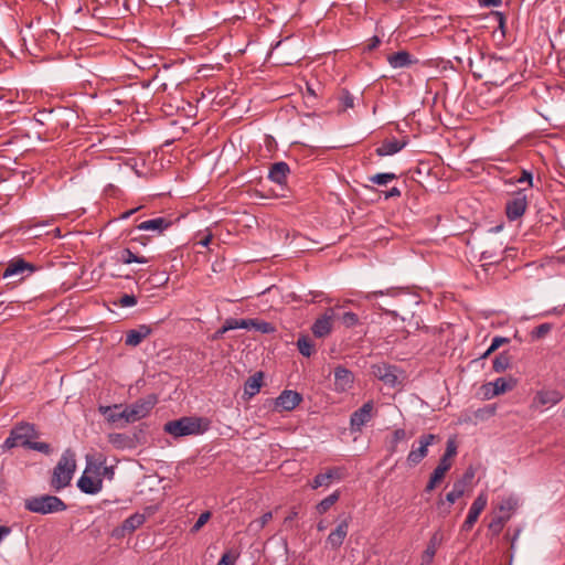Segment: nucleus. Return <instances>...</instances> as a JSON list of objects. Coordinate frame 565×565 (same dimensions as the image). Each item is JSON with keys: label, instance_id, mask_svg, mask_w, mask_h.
<instances>
[{"label": "nucleus", "instance_id": "1", "mask_svg": "<svg viewBox=\"0 0 565 565\" xmlns=\"http://www.w3.org/2000/svg\"><path fill=\"white\" fill-rule=\"evenodd\" d=\"M76 470L75 454L66 449L53 469L50 486L55 491H61L71 484Z\"/></svg>", "mask_w": 565, "mask_h": 565}, {"label": "nucleus", "instance_id": "2", "mask_svg": "<svg viewBox=\"0 0 565 565\" xmlns=\"http://www.w3.org/2000/svg\"><path fill=\"white\" fill-rule=\"evenodd\" d=\"M210 422L202 417H182L177 420L168 422L164 425V431L174 436L183 437L188 435L203 434L209 429Z\"/></svg>", "mask_w": 565, "mask_h": 565}, {"label": "nucleus", "instance_id": "3", "mask_svg": "<svg viewBox=\"0 0 565 565\" xmlns=\"http://www.w3.org/2000/svg\"><path fill=\"white\" fill-rule=\"evenodd\" d=\"M24 509L38 514H52L63 512L67 509L66 503L56 495L41 494L26 498Z\"/></svg>", "mask_w": 565, "mask_h": 565}, {"label": "nucleus", "instance_id": "4", "mask_svg": "<svg viewBox=\"0 0 565 565\" xmlns=\"http://www.w3.org/2000/svg\"><path fill=\"white\" fill-rule=\"evenodd\" d=\"M35 437H38V433L33 425L21 424L10 431L9 437L4 440L3 447L11 449L18 446H22L29 449L32 439Z\"/></svg>", "mask_w": 565, "mask_h": 565}, {"label": "nucleus", "instance_id": "5", "mask_svg": "<svg viewBox=\"0 0 565 565\" xmlns=\"http://www.w3.org/2000/svg\"><path fill=\"white\" fill-rule=\"evenodd\" d=\"M157 404V397L154 395H149L145 398H140L135 403L126 406L121 411V415L125 417L126 423H135L139 419L145 418L150 411Z\"/></svg>", "mask_w": 565, "mask_h": 565}, {"label": "nucleus", "instance_id": "6", "mask_svg": "<svg viewBox=\"0 0 565 565\" xmlns=\"http://www.w3.org/2000/svg\"><path fill=\"white\" fill-rule=\"evenodd\" d=\"M372 374L390 387L397 386L404 379L397 366L384 362L372 365Z\"/></svg>", "mask_w": 565, "mask_h": 565}, {"label": "nucleus", "instance_id": "7", "mask_svg": "<svg viewBox=\"0 0 565 565\" xmlns=\"http://www.w3.org/2000/svg\"><path fill=\"white\" fill-rule=\"evenodd\" d=\"M439 440V437L434 434H425L422 435L418 439V447L415 448L413 446L412 450L408 452L406 462L409 467H415L423 461L424 458L428 455V446L433 445L435 441Z\"/></svg>", "mask_w": 565, "mask_h": 565}, {"label": "nucleus", "instance_id": "8", "mask_svg": "<svg viewBox=\"0 0 565 565\" xmlns=\"http://www.w3.org/2000/svg\"><path fill=\"white\" fill-rule=\"evenodd\" d=\"M518 384V381L512 377H498L492 382H488L481 386L482 393L487 399H491L501 394L512 391Z\"/></svg>", "mask_w": 565, "mask_h": 565}, {"label": "nucleus", "instance_id": "9", "mask_svg": "<svg viewBox=\"0 0 565 565\" xmlns=\"http://www.w3.org/2000/svg\"><path fill=\"white\" fill-rule=\"evenodd\" d=\"M94 471L93 462L88 461L85 471L82 477L77 481L78 489L86 494H96L103 488V479L100 478V473H95V476H90L89 473Z\"/></svg>", "mask_w": 565, "mask_h": 565}, {"label": "nucleus", "instance_id": "10", "mask_svg": "<svg viewBox=\"0 0 565 565\" xmlns=\"http://www.w3.org/2000/svg\"><path fill=\"white\" fill-rule=\"evenodd\" d=\"M350 520H351V516L348 515L339 521L335 529L333 531H331V533L328 535V537L326 540L327 548L337 551L342 546V544L349 533Z\"/></svg>", "mask_w": 565, "mask_h": 565}, {"label": "nucleus", "instance_id": "11", "mask_svg": "<svg viewBox=\"0 0 565 565\" xmlns=\"http://www.w3.org/2000/svg\"><path fill=\"white\" fill-rule=\"evenodd\" d=\"M373 408L374 403L369 401L352 413L350 417V428L352 431H361L362 427L371 420Z\"/></svg>", "mask_w": 565, "mask_h": 565}, {"label": "nucleus", "instance_id": "12", "mask_svg": "<svg viewBox=\"0 0 565 565\" xmlns=\"http://www.w3.org/2000/svg\"><path fill=\"white\" fill-rule=\"evenodd\" d=\"M302 401V396L295 392L285 390L280 393L278 397H276L273 403L275 405V408L280 411H292L295 409L300 402Z\"/></svg>", "mask_w": 565, "mask_h": 565}, {"label": "nucleus", "instance_id": "13", "mask_svg": "<svg viewBox=\"0 0 565 565\" xmlns=\"http://www.w3.org/2000/svg\"><path fill=\"white\" fill-rule=\"evenodd\" d=\"M145 521L146 518L143 514L135 513L127 518L120 526L114 529L111 535L116 539H121L127 533H132L138 527H140L145 523Z\"/></svg>", "mask_w": 565, "mask_h": 565}, {"label": "nucleus", "instance_id": "14", "mask_svg": "<svg viewBox=\"0 0 565 565\" xmlns=\"http://www.w3.org/2000/svg\"><path fill=\"white\" fill-rule=\"evenodd\" d=\"M526 195L523 192H518L516 195L507 202L505 211L510 221H514L522 216L526 210Z\"/></svg>", "mask_w": 565, "mask_h": 565}, {"label": "nucleus", "instance_id": "15", "mask_svg": "<svg viewBox=\"0 0 565 565\" xmlns=\"http://www.w3.org/2000/svg\"><path fill=\"white\" fill-rule=\"evenodd\" d=\"M353 383L354 375L350 370L343 366L334 369V391L339 393L347 392L352 387Z\"/></svg>", "mask_w": 565, "mask_h": 565}, {"label": "nucleus", "instance_id": "16", "mask_svg": "<svg viewBox=\"0 0 565 565\" xmlns=\"http://www.w3.org/2000/svg\"><path fill=\"white\" fill-rule=\"evenodd\" d=\"M334 318L333 309H328L320 318L312 324V333L318 338H323L331 332L332 320Z\"/></svg>", "mask_w": 565, "mask_h": 565}, {"label": "nucleus", "instance_id": "17", "mask_svg": "<svg viewBox=\"0 0 565 565\" xmlns=\"http://www.w3.org/2000/svg\"><path fill=\"white\" fill-rule=\"evenodd\" d=\"M563 399V394L557 390H541L533 398V407L556 405Z\"/></svg>", "mask_w": 565, "mask_h": 565}, {"label": "nucleus", "instance_id": "18", "mask_svg": "<svg viewBox=\"0 0 565 565\" xmlns=\"http://www.w3.org/2000/svg\"><path fill=\"white\" fill-rule=\"evenodd\" d=\"M152 333V328L148 324H140L136 329L127 331L125 344L129 347L139 345L146 338Z\"/></svg>", "mask_w": 565, "mask_h": 565}, {"label": "nucleus", "instance_id": "19", "mask_svg": "<svg viewBox=\"0 0 565 565\" xmlns=\"http://www.w3.org/2000/svg\"><path fill=\"white\" fill-rule=\"evenodd\" d=\"M441 543L443 534L439 531H437L431 535L428 545L422 555L420 565H430L433 563L437 548L440 546Z\"/></svg>", "mask_w": 565, "mask_h": 565}, {"label": "nucleus", "instance_id": "20", "mask_svg": "<svg viewBox=\"0 0 565 565\" xmlns=\"http://www.w3.org/2000/svg\"><path fill=\"white\" fill-rule=\"evenodd\" d=\"M406 145L407 140L386 139L376 148L375 152L380 157L393 156L404 149Z\"/></svg>", "mask_w": 565, "mask_h": 565}, {"label": "nucleus", "instance_id": "21", "mask_svg": "<svg viewBox=\"0 0 565 565\" xmlns=\"http://www.w3.org/2000/svg\"><path fill=\"white\" fill-rule=\"evenodd\" d=\"M289 172H290V169L286 162H284V161L275 162L269 168L268 179L279 185H282L286 183Z\"/></svg>", "mask_w": 565, "mask_h": 565}, {"label": "nucleus", "instance_id": "22", "mask_svg": "<svg viewBox=\"0 0 565 565\" xmlns=\"http://www.w3.org/2000/svg\"><path fill=\"white\" fill-rule=\"evenodd\" d=\"M171 224H172L171 221H169L166 217H156V218H152V220H147V221L141 222L137 226V228L139 231H145V232L151 231V232H154L157 234H161L167 228H169L171 226Z\"/></svg>", "mask_w": 565, "mask_h": 565}, {"label": "nucleus", "instance_id": "23", "mask_svg": "<svg viewBox=\"0 0 565 565\" xmlns=\"http://www.w3.org/2000/svg\"><path fill=\"white\" fill-rule=\"evenodd\" d=\"M263 380L264 373L262 371L249 376L244 384V394L247 395L248 398L255 396L260 391Z\"/></svg>", "mask_w": 565, "mask_h": 565}, {"label": "nucleus", "instance_id": "24", "mask_svg": "<svg viewBox=\"0 0 565 565\" xmlns=\"http://www.w3.org/2000/svg\"><path fill=\"white\" fill-rule=\"evenodd\" d=\"M387 62L393 68L408 67L414 63L412 55L406 51H398L388 55Z\"/></svg>", "mask_w": 565, "mask_h": 565}, {"label": "nucleus", "instance_id": "25", "mask_svg": "<svg viewBox=\"0 0 565 565\" xmlns=\"http://www.w3.org/2000/svg\"><path fill=\"white\" fill-rule=\"evenodd\" d=\"M25 270L33 271V266L23 259L11 262L3 271V278L20 275Z\"/></svg>", "mask_w": 565, "mask_h": 565}, {"label": "nucleus", "instance_id": "26", "mask_svg": "<svg viewBox=\"0 0 565 565\" xmlns=\"http://www.w3.org/2000/svg\"><path fill=\"white\" fill-rule=\"evenodd\" d=\"M488 503V498L484 493H480L475 501L472 502L468 515V519L475 520L477 522L480 513L484 510Z\"/></svg>", "mask_w": 565, "mask_h": 565}, {"label": "nucleus", "instance_id": "27", "mask_svg": "<svg viewBox=\"0 0 565 565\" xmlns=\"http://www.w3.org/2000/svg\"><path fill=\"white\" fill-rule=\"evenodd\" d=\"M511 365V356L507 351L501 352L493 359L492 369L497 373H502Z\"/></svg>", "mask_w": 565, "mask_h": 565}, {"label": "nucleus", "instance_id": "28", "mask_svg": "<svg viewBox=\"0 0 565 565\" xmlns=\"http://www.w3.org/2000/svg\"><path fill=\"white\" fill-rule=\"evenodd\" d=\"M118 260L121 262L122 264H127V265L131 264V263H138V264H146V263H148V258L135 254L129 248H124L119 253Z\"/></svg>", "mask_w": 565, "mask_h": 565}, {"label": "nucleus", "instance_id": "29", "mask_svg": "<svg viewBox=\"0 0 565 565\" xmlns=\"http://www.w3.org/2000/svg\"><path fill=\"white\" fill-rule=\"evenodd\" d=\"M338 476V470L337 469H330L328 472H324V473H319L317 475L312 482H311V488L312 489H318L320 487H323V486H329L330 484V481L335 477Z\"/></svg>", "mask_w": 565, "mask_h": 565}, {"label": "nucleus", "instance_id": "30", "mask_svg": "<svg viewBox=\"0 0 565 565\" xmlns=\"http://www.w3.org/2000/svg\"><path fill=\"white\" fill-rule=\"evenodd\" d=\"M465 480H457L451 491L446 494V500L449 504H454L465 493Z\"/></svg>", "mask_w": 565, "mask_h": 565}, {"label": "nucleus", "instance_id": "31", "mask_svg": "<svg viewBox=\"0 0 565 565\" xmlns=\"http://www.w3.org/2000/svg\"><path fill=\"white\" fill-rule=\"evenodd\" d=\"M271 519H273V513L271 512H266L259 519H256V520H253L252 522H249L247 529H248L249 532H252L254 534H257V533H259L265 527V525Z\"/></svg>", "mask_w": 565, "mask_h": 565}, {"label": "nucleus", "instance_id": "32", "mask_svg": "<svg viewBox=\"0 0 565 565\" xmlns=\"http://www.w3.org/2000/svg\"><path fill=\"white\" fill-rule=\"evenodd\" d=\"M248 329H254L265 334L275 331V327L271 323L259 319H248Z\"/></svg>", "mask_w": 565, "mask_h": 565}, {"label": "nucleus", "instance_id": "33", "mask_svg": "<svg viewBox=\"0 0 565 565\" xmlns=\"http://www.w3.org/2000/svg\"><path fill=\"white\" fill-rule=\"evenodd\" d=\"M340 498L339 491H334L323 500H321L316 509L319 514H324Z\"/></svg>", "mask_w": 565, "mask_h": 565}, {"label": "nucleus", "instance_id": "34", "mask_svg": "<svg viewBox=\"0 0 565 565\" xmlns=\"http://www.w3.org/2000/svg\"><path fill=\"white\" fill-rule=\"evenodd\" d=\"M446 473L447 472L445 470L436 467L429 478V481L426 486L425 491H427V492L433 491L436 488V486L445 478Z\"/></svg>", "mask_w": 565, "mask_h": 565}, {"label": "nucleus", "instance_id": "35", "mask_svg": "<svg viewBox=\"0 0 565 565\" xmlns=\"http://www.w3.org/2000/svg\"><path fill=\"white\" fill-rule=\"evenodd\" d=\"M297 348L303 356H310L313 353V343L309 337H300L297 341Z\"/></svg>", "mask_w": 565, "mask_h": 565}, {"label": "nucleus", "instance_id": "36", "mask_svg": "<svg viewBox=\"0 0 565 565\" xmlns=\"http://www.w3.org/2000/svg\"><path fill=\"white\" fill-rule=\"evenodd\" d=\"M510 519V515L509 514H503V515H498V516H494L492 519V521L490 522L489 524V530L494 534V535H498L505 522Z\"/></svg>", "mask_w": 565, "mask_h": 565}, {"label": "nucleus", "instance_id": "37", "mask_svg": "<svg viewBox=\"0 0 565 565\" xmlns=\"http://www.w3.org/2000/svg\"><path fill=\"white\" fill-rule=\"evenodd\" d=\"M397 175L392 172H385V173H377L369 178V180L372 183L379 184V185H386L388 182L395 180Z\"/></svg>", "mask_w": 565, "mask_h": 565}, {"label": "nucleus", "instance_id": "38", "mask_svg": "<svg viewBox=\"0 0 565 565\" xmlns=\"http://www.w3.org/2000/svg\"><path fill=\"white\" fill-rule=\"evenodd\" d=\"M93 468H94V473L99 472L102 479H103V477H105L110 480L114 477V467L105 466V462H103V461L93 463Z\"/></svg>", "mask_w": 565, "mask_h": 565}, {"label": "nucleus", "instance_id": "39", "mask_svg": "<svg viewBox=\"0 0 565 565\" xmlns=\"http://www.w3.org/2000/svg\"><path fill=\"white\" fill-rule=\"evenodd\" d=\"M553 329L552 323H542L532 330L531 337L533 339H542L544 338L551 330Z\"/></svg>", "mask_w": 565, "mask_h": 565}, {"label": "nucleus", "instance_id": "40", "mask_svg": "<svg viewBox=\"0 0 565 565\" xmlns=\"http://www.w3.org/2000/svg\"><path fill=\"white\" fill-rule=\"evenodd\" d=\"M516 500L513 498H508L502 500V502L499 505L500 512H503L505 514H509L511 516V512L516 508Z\"/></svg>", "mask_w": 565, "mask_h": 565}, {"label": "nucleus", "instance_id": "41", "mask_svg": "<svg viewBox=\"0 0 565 565\" xmlns=\"http://www.w3.org/2000/svg\"><path fill=\"white\" fill-rule=\"evenodd\" d=\"M225 322L227 323V328L230 330L248 329V319L230 318V319H226Z\"/></svg>", "mask_w": 565, "mask_h": 565}, {"label": "nucleus", "instance_id": "42", "mask_svg": "<svg viewBox=\"0 0 565 565\" xmlns=\"http://www.w3.org/2000/svg\"><path fill=\"white\" fill-rule=\"evenodd\" d=\"M210 518H211V512L205 511V512L201 513L200 516L198 518L196 522L194 523V525L191 527V532L192 533L199 532L205 525V523L210 520Z\"/></svg>", "mask_w": 565, "mask_h": 565}, {"label": "nucleus", "instance_id": "43", "mask_svg": "<svg viewBox=\"0 0 565 565\" xmlns=\"http://www.w3.org/2000/svg\"><path fill=\"white\" fill-rule=\"evenodd\" d=\"M341 321L347 328H353L359 323V317L354 312H345L341 317Z\"/></svg>", "mask_w": 565, "mask_h": 565}, {"label": "nucleus", "instance_id": "44", "mask_svg": "<svg viewBox=\"0 0 565 565\" xmlns=\"http://www.w3.org/2000/svg\"><path fill=\"white\" fill-rule=\"evenodd\" d=\"M406 437H407V435H406L405 429H403V428L395 429L393 433L392 441H391V450L395 451L397 444L399 441L406 439Z\"/></svg>", "mask_w": 565, "mask_h": 565}, {"label": "nucleus", "instance_id": "45", "mask_svg": "<svg viewBox=\"0 0 565 565\" xmlns=\"http://www.w3.org/2000/svg\"><path fill=\"white\" fill-rule=\"evenodd\" d=\"M341 106L343 109L353 108L354 107V97L349 90H343L342 96L340 98Z\"/></svg>", "mask_w": 565, "mask_h": 565}, {"label": "nucleus", "instance_id": "46", "mask_svg": "<svg viewBox=\"0 0 565 565\" xmlns=\"http://www.w3.org/2000/svg\"><path fill=\"white\" fill-rule=\"evenodd\" d=\"M29 449L36 450L39 452L49 455L51 452V446L47 443L31 441Z\"/></svg>", "mask_w": 565, "mask_h": 565}, {"label": "nucleus", "instance_id": "47", "mask_svg": "<svg viewBox=\"0 0 565 565\" xmlns=\"http://www.w3.org/2000/svg\"><path fill=\"white\" fill-rule=\"evenodd\" d=\"M456 454H457V445L454 439H449L447 441L446 451L443 456L451 459L452 457L456 456Z\"/></svg>", "mask_w": 565, "mask_h": 565}, {"label": "nucleus", "instance_id": "48", "mask_svg": "<svg viewBox=\"0 0 565 565\" xmlns=\"http://www.w3.org/2000/svg\"><path fill=\"white\" fill-rule=\"evenodd\" d=\"M137 303V298L136 296L134 295H124L120 299H119V305L121 307H132Z\"/></svg>", "mask_w": 565, "mask_h": 565}, {"label": "nucleus", "instance_id": "49", "mask_svg": "<svg viewBox=\"0 0 565 565\" xmlns=\"http://www.w3.org/2000/svg\"><path fill=\"white\" fill-rule=\"evenodd\" d=\"M510 340L508 338H504V337H494L492 339V342L490 344V351H495L498 350L502 344H505V343H509Z\"/></svg>", "mask_w": 565, "mask_h": 565}, {"label": "nucleus", "instance_id": "50", "mask_svg": "<svg viewBox=\"0 0 565 565\" xmlns=\"http://www.w3.org/2000/svg\"><path fill=\"white\" fill-rule=\"evenodd\" d=\"M125 439H126V436L122 434H110L109 435V443L117 447H120Z\"/></svg>", "mask_w": 565, "mask_h": 565}, {"label": "nucleus", "instance_id": "51", "mask_svg": "<svg viewBox=\"0 0 565 565\" xmlns=\"http://www.w3.org/2000/svg\"><path fill=\"white\" fill-rule=\"evenodd\" d=\"M236 562V557L232 556L230 553H225L220 558L217 565H234Z\"/></svg>", "mask_w": 565, "mask_h": 565}, {"label": "nucleus", "instance_id": "52", "mask_svg": "<svg viewBox=\"0 0 565 565\" xmlns=\"http://www.w3.org/2000/svg\"><path fill=\"white\" fill-rule=\"evenodd\" d=\"M438 468H441L443 470H445L446 472L450 469L451 467V461H450V458H447V457H441L438 465H437Z\"/></svg>", "mask_w": 565, "mask_h": 565}, {"label": "nucleus", "instance_id": "53", "mask_svg": "<svg viewBox=\"0 0 565 565\" xmlns=\"http://www.w3.org/2000/svg\"><path fill=\"white\" fill-rule=\"evenodd\" d=\"M532 179H533L532 173L526 170H523L522 175L518 179V182L519 183L527 182L529 185H532Z\"/></svg>", "mask_w": 565, "mask_h": 565}, {"label": "nucleus", "instance_id": "54", "mask_svg": "<svg viewBox=\"0 0 565 565\" xmlns=\"http://www.w3.org/2000/svg\"><path fill=\"white\" fill-rule=\"evenodd\" d=\"M481 7H499L502 0H478Z\"/></svg>", "mask_w": 565, "mask_h": 565}, {"label": "nucleus", "instance_id": "55", "mask_svg": "<svg viewBox=\"0 0 565 565\" xmlns=\"http://www.w3.org/2000/svg\"><path fill=\"white\" fill-rule=\"evenodd\" d=\"M230 331V329L227 328V323L224 322V324L222 326V328H220L214 334H213V340H218V339H222L223 335Z\"/></svg>", "mask_w": 565, "mask_h": 565}, {"label": "nucleus", "instance_id": "56", "mask_svg": "<svg viewBox=\"0 0 565 565\" xmlns=\"http://www.w3.org/2000/svg\"><path fill=\"white\" fill-rule=\"evenodd\" d=\"M475 523H476L475 520L466 518L465 522L461 525V531H465V532L470 531L472 529V526L475 525Z\"/></svg>", "mask_w": 565, "mask_h": 565}, {"label": "nucleus", "instance_id": "57", "mask_svg": "<svg viewBox=\"0 0 565 565\" xmlns=\"http://www.w3.org/2000/svg\"><path fill=\"white\" fill-rule=\"evenodd\" d=\"M120 415H121V412H118V413L113 412V413H110L108 415V420L113 422V423H116V422H118L120 419H125V417L120 416Z\"/></svg>", "mask_w": 565, "mask_h": 565}, {"label": "nucleus", "instance_id": "58", "mask_svg": "<svg viewBox=\"0 0 565 565\" xmlns=\"http://www.w3.org/2000/svg\"><path fill=\"white\" fill-rule=\"evenodd\" d=\"M394 196H401V190L397 188H392L388 192H386L385 198H394Z\"/></svg>", "mask_w": 565, "mask_h": 565}, {"label": "nucleus", "instance_id": "59", "mask_svg": "<svg viewBox=\"0 0 565 565\" xmlns=\"http://www.w3.org/2000/svg\"><path fill=\"white\" fill-rule=\"evenodd\" d=\"M11 532L10 527L8 526H4V525H0V542L7 536L9 535V533Z\"/></svg>", "mask_w": 565, "mask_h": 565}, {"label": "nucleus", "instance_id": "60", "mask_svg": "<svg viewBox=\"0 0 565 565\" xmlns=\"http://www.w3.org/2000/svg\"><path fill=\"white\" fill-rule=\"evenodd\" d=\"M212 237H213L212 234H207L202 239L199 241V244L206 247L211 243Z\"/></svg>", "mask_w": 565, "mask_h": 565}, {"label": "nucleus", "instance_id": "61", "mask_svg": "<svg viewBox=\"0 0 565 565\" xmlns=\"http://www.w3.org/2000/svg\"><path fill=\"white\" fill-rule=\"evenodd\" d=\"M475 473L472 471V469H469L465 472L463 475V478L461 480H465V486L467 484L468 481H470L472 478H473Z\"/></svg>", "mask_w": 565, "mask_h": 565}, {"label": "nucleus", "instance_id": "62", "mask_svg": "<svg viewBox=\"0 0 565 565\" xmlns=\"http://www.w3.org/2000/svg\"><path fill=\"white\" fill-rule=\"evenodd\" d=\"M380 44V39L377 36H374L371 40V43L369 44V50L375 49Z\"/></svg>", "mask_w": 565, "mask_h": 565}, {"label": "nucleus", "instance_id": "63", "mask_svg": "<svg viewBox=\"0 0 565 565\" xmlns=\"http://www.w3.org/2000/svg\"><path fill=\"white\" fill-rule=\"evenodd\" d=\"M298 515L297 511H291L290 514L288 516L285 518V523H289L291 522L294 519H296Z\"/></svg>", "mask_w": 565, "mask_h": 565}, {"label": "nucleus", "instance_id": "64", "mask_svg": "<svg viewBox=\"0 0 565 565\" xmlns=\"http://www.w3.org/2000/svg\"><path fill=\"white\" fill-rule=\"evenodd\" d=\"M317 529L318 531H324L327 529V524L323 522V521H320L318 524H317Z\"/></svg>", "mask_w": 565, "mask_h": 565}]
</instances>
